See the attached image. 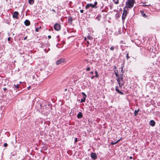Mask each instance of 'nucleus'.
Here are the masks:
<instances>
[{
	"label": "nucleus",
	"mask_w": 160,
	"mask_h": 160,
	"mask_svg": "<svg viewBox=\"0 0 160 160\" xmlns=\"http://www.w3.org/2000/svg\"><path fill=\"white\" fill-rule=\"evenodd\" d=\"M114 47L113 46H112L110 48V50L112 51H113L114 50Z\"/></svg>",
	"instance_id": "393cba45"
},
{
	"label": "nucleus",
	"mask_w": 160,
	"mask_h": 160,
	"mask_svg": "<svg viewBox=\"0 0 160 160\" xmlns=\"http://www.w3.org/2000/svg\"><path fill=\"white\" fill-rule=\"evenodd\" d=\"M150 4L149 5H145V4H143V6H150Z\"/></svg>",
	"instance_id": "c85d7f7f"
},
{
	"label": "nucleus",
	"mask_w": 160,
	"mask_h": 160,
	"mask_svg": "<svg viewBox=\"0 0 160 160\" xmlns=\"http://www.w3.org/2000/svg\"><path fill=\"white\" fill-rule=\"evenodd\" d=\"M14 87L16 88H19L18 85H15L14 84Z\"/></svg>",
	"instance_id": "412c9836"
},
{
	"label": "nucleus",
	"mask_w": 160,
	"mask_h": 160,
	"mask_svg": "<svg viewBox=\"0 0 160 160\" xmlns=\"http://www.w3.org/2000/svg\"><path fill=\"white\" fill-rule=\"evenodd\" d=\"M24 23L26 25L28 26L30 24V22L29 20H26L25 21Z\"/></svg>",
	"instance_id": "9d476101"
},
{
	"label": "nucleus",
	"mask_w": 160,
	"mask_h": 160,
	"mask_svg": "<svg viewBox=\"0 0 160 160\" xmlns=\"http://www.w3.org/2000/svg\"><path fill=\"white\" fill-rule=\"evenodd\" d=\"M93 72L92 71L91 72H90V73H91V74H93Z\"/></svg>",
	"instance_id": "ea45409f"
},
{
	"label": "nucleus",
	"mask_w": 160,
	"mask_h": 160,
	"mask_svg": "<svg viewBox=\"0 0 160 160\" xmlns=\"http://www.w3.org/2000/svg\"><path fill=\"white\" fill-rule=\"evenodd\" d=\"M91 157L92 158L95 159L97 158V155L95 153H92L91 154Z\"/></svg>",
	"instance_id": "6e6552de"
},
{
	"label": "nucleus",
	"mask_w": 160,
	"mask_h": 160,
	"mask_svg": "<svg viewBox=\"0 0 160 160\" xmlns=\"http://www.w3.org/2000/svg\"><path fill=\"white\" fill-rule=\"evenodd\" d=\"M68 21L69 22H72V19L71 18H68Z\"/></svg>",
	"instance_id": "b1692460"
},
{
	"label": "nucleus",
	"mask_w": 160,
	"mask_h": 160,
	"mask_svg": "<svg viewBox=\"0 0 160 160\" xmlns=\"http://www.w3.org/2000/svg\"><path fill=\"white\" fill-rule=\"evenodd\" d=\"M84 39H85V40H86V37Z\"/></svg>",
	"instance_id": "79ce46f5"
},
{
	"label": "nucleus",
	"mask_w": 160,
	"mask_h": 160,
	"mask_svg": "<svg viewBox=\"0 0 160 160\" xmlns=\"http://www.w3.org/2000/svg\"><path fill=\"white\" fill-rule=\"evenodd\" d=\"M77 138H76L75 139V142H77Z\"/></svg>",
	"instance_id": "7c9ffc66"
},
{
	"label": "nucleus",
	"mask_w": 160,
	"mask_h": 160,
	"mask_svg": "<svg viewBox=\"0 0 160 160\" xmlns=\"http://www.w3.org/2000/svg\"><path fill=\"white\" fill-rule=\"evenodd\" d=\"M120 82L121 83H123V77H122V74H121L120 75Z\"/></svg>",
	"instance_id": "ddd939ff"
},
{
	"label": "nucleus",
	"mask_w": 160,
	"mask_h": 160,
	"mask_svg": "<svg viewBox=\"0 0 160 160\" xmlns=\"http://www.w3.org/2000/svg\"><path fill=\"white\" fill-rule=\"evenodd\" d=\"M139 110V109H138V110H135L134 111V115L136 116L137 115L138 113Z\"/></svg>",
	"instance_id": "4468645a"
},
{
	"label": "nucleus",
	"mask_w": 160,
	"mask_h": 160,
	"mask_svg": "<svg viewBox=\"0 0 160 160\" xmlns=\"http://www.w3.org/2000/svg\"><path fill=\"white\" fill-rule=\"evenodd\" d=\"M127 59H128L129 58L128 53H127Z\"/></svg>",
	"instance_id": "cd10ccee"
},
{
	"label": "nucleus",
	"mask_w": 160,
	"mask_h": 160,
	"mask_svg": "<svg viewBox=\"0 0 160 160\" xmlns=\"http://www.w3.org/2000/svg\"><path fill=\"white\" fill-rule=\"evenodd\" d=\"M120 140H121V139H119V140H118L116 142H111V144L112 145H114V144H116V143H118L120 141Z\"/></svg>",
	"instance_id": "2eb2a0df"
},
{
	"label": "nucleus",
	"mask_w": 160,
	"mask_h": 160,
	"mask_svg": "<svg viewBox=\"0 0 160 160\" xmlns=\"http://www.w3.org/2000/svg\"><path fill=\"white\" fill-rule=\"evenodd\" d=\"M85 100H86V98H83L81 99V102H84L85 101Z\"/></svg>",
	"instance_id": "6ab92c4d"
},
{
	"label": "nucleus",
	"mask_w": 160,
	"mask_h": 160,
	"mask_svg": "<svg viewBox=\"0 0 160 160\" xmlns=\"http://www.w3.org/2000/svg\"><path fill=\"white\" fill-rule=\"evenodd\" d=\"M149 124L152 126H154L155 125V122L153 120H151L149 122Z\"/></svg>",
	"instance_id": "1a4fd4ad"
},
{
	"label": "nucleus",
	"mask_w": 160,
	"mask_h": 160,
	"mask_svg": "<svg viewBox=\"0 0 160 160\" xmlns=\"http://www.w3.org/2000/svg\"><path fill=\"white\" fill-rule=\"evenodd\" d=\"M82 94L83 96V98H86L87 96H86V94L84 92H82Z\"/></svg>",
	"instance_id": "a211bd4d"
},
{
	"label": "nucleus",
	"mask_w": 160,
	"mask_h": 160,
	"mask_svg": "<svg viewBox=\"0 0 160 160\" xmlns=\"http://www.w3.org/2000/svg\"><path fill=\"white\" fill-rule=\"evenodd\" d=\"M10 39V37H9L8 39V41H9Z\"/></svg>",
	"instance_id": "c9c22d12"
},
{
	"label": "nucleus",
	"mask_w": 160,
	"mask_h": 160,
	"mask_svg": "<svg viewBox=\"0 0 160 160\" xmlns=\"http://www.w3.org/2000/svg\"><path fill=\"white\" fill-rule=\"evenodd\" d=\"M48 38H49V39H50L51 38V36H50V35H49L48 36Z\"/></svg>",
	"instance_id": "72a5a7b5"
},
{
	"label": "nucleus",
	"mask_w": 160,
	"mask_h": 160,
	"mask_svg": "<svg viewBox=\"0 0 160 160\" xmlns=\"http://www.w3.org/2000/svg\"><path fill=\"white\" fill-rule=\"evenodd\" d=\"M142 14L143 15V16H145V13L142 14Z\"/></svg>",
	"instance_id": "e433bc0d"
},
{
	"label": "nucleus",
	"mask_w": 160,
	"mask_h": 160,
	"mask_svg": "<svg viewBox=\"0 0 160 160\" xmlns=\"http://www.w3.org/2000/svg\"><path fill=\"white\" fill-rule=\"evenodd\" d=\"M3 89L4 91H5L6 90V88H4Z\"/></svg>",
	"instance_id": "a19ab883"
},
{
	"label": "nucleus",
	"mask_w": 160,
	"mask_h": 160,
	"mask_svg": "<svg viewBox=\"0 0 160 160\" xmlns=\"http://www.w3.org/2000/svg\"><path fill=\"white\" fill-rule=\"evenodd\" d=\"M28 2L30 4H32L34 3L33 0H28Z\"/></svg>",
	"instance_id": "dca6fc26"
},
{
	"label": "nucleus",
	"mask_w": 160,
	"mask_h": 160,
	"mask_svg": "<svg viewBox=\"0 0 160 160\" xmlns=\"http://www.w3.org/2000/svg\"><path fill=\"white\" fill-rule=\"evenodd\" d=\"M18 12L15 11L14 12L12 17L14 18H16L18 19Z\"/></svg>",
	"instance_id": "423d86ee"
},
{
	"label": "nucleus",
	"mask_w": 160,
	"mask_h": 160,
	"mask_svg": "<svg viewBox=\"0 0 160 160\" xmlns=\"http://www.w3.org/2000/svg\"><path fill=\"white\" fill-rule=\"evenodd\" d=\"M27 37H25L24 38V40H25L26 39H27Z\"/></svg>",
	"instance_id": "f704fd0d"
},
{
	"label": "nucleus",
	"mask_w": 160,
	"mask_h": 160,
	"mask_svg": "<svg viewBox=\"0 0 160 160\" xmlns=\"http://www.w3.org/2000/svg\"><path fill=\"white\" fill-rule=\"evenodd\" d=\"M87 38L88 39L90 40H91L92 39V37L89 36H88Z\"/></svg>",
	"instance_id": "5701e85b"
},
{
	"label": "nucleus",
	"mask_w": 160,
	"mask_h": 160,
	"mask_svg": "<svg viewBox=\"0 0 160 160\" xmlns=\"http://www.w3.org/2000/svg\"><path fill=\"white\" fill-rule=\"evenodd\" d=\"M39 29L38 28H37L36 29V31L37 32H38V30Z\"/></svg>",
	"instance_id": "2f4dec72"
},
{
	"label": "nucleus",
	"mask_w": 160,
	"mask_h": 160,
	"mask_svg": "<svg viewBox=\"0 0 160 160\" xmlns=\"http://www.w3.org/2000/svg\"><path fill=\"white\" fill-rule=\"evenodd\" d=\"M94 76H92V77H91V79H93L94 78Z\"/></svg>",
	"instance_id": "58836bf2"
},
{
	"label": "nucleus",
	"mask_w": 160,
	"mask_h": 160,
	"mask_svg": "<svg viewBox=\"0 0 160 160\" xmlns=\"http://www.w3.org/2000/svg\"><path fill=\"white\" fill-rule=\"evenodd\" d=\"M90 69L89 67H88L87 68L86 70L87 71H89L90 70Z\"/></svg>",
	"instance_id": "a878e982"
},
{
	"label": "nucleus",
	"mask_w": 160,
	"mask_h": 160,
	"mask_svg": "<svg viewBox=\"0 0 160 160\" xmlns=\"http://www.w3.org/2000/svg\"><path fill=\"white\" fill-rule=\"evenodd\" d=\"M127 9L125 7L124 9L122 15V19H124L125 18L126 16L127 13Z\"/></svg>",
	"instance_id": "7ed1b4c3"
},
{
	"label": "nucleus",
	"mask_w": 160,
	"mask_h": 160,
	"mask_svg": "<svg viewBox=\"0 0 160 160\" xmlns=\"http://www.w3.org/2000/svg\"><path fill=\"white\" fill-rule=\"evenodd\" d=\"M54 28L56 31H59L60 30L61 28L60 25L57 23H56L54 26Z\"/></svg>",
	"instance_id": "20e7f679"
},
{
	"label": "nucleus",
	"mask_w": 160,
	"mask_h": 160,
	"mask_svg": "<svg viewBox=\"0 0 160 160\" xmlns=\"http://www.w3.org/2000/svg\"><path fill=\"white\" fill-rule=\"evenodd\" d=\"M64 62V58H61L59 60L57 61L56 62L57 65L61 64Z\"/></svg>",
	"instance_id": "39448f33"
},
{
	"label": "nucleus",
	"mask_w": 160,
	"mask_h": 160,
	"mask_svg": "<svg viewBox=\"0 0 160 160\" xmlns=\"http://www.w3.org/2000/svg\"><path fill=\"white\" fill-rule=\"evenodd\" d=\"M132 156H131V157H130V159H132Z\"/></svg>",
	"instance_id": "4c0bfd02"
},
{
	"label": "nucleus",
	"mask_w": 160,
	"mask_h": 160,
	"mask_svg": "<svg viewBox=\"0 0 160 160\" xmlns=\"http://www.w3.org/2000/svg\"><path fill=\"white\" fill-rule=\"evenodd\" d=\"M95 73L96 74V75L95 76V77L98 78V72L97 71L95 72Z\"/></svg>",
	"instance_id": "aec40b11"
},
{
	"label": "nucleus",
	"mask_w": 160,
	"mask_h": 160,
	"mask_svg": "<svg viewBox=\"0 0 160 160\" xmlns=\"http://www.w3.org/2000/svg\"><path fill=\"white\" fill-rule=\"evenodd\" d=\"M82 117V115L81 112H79L77 115V117L78 118H81Z\"/></svg>",
	"instance_id": "f8f14e48"
},
{
	"label": "nucleus",
	"mask_w": 160,
	"mask_h": 160,
	"mask_svg": "<svg viewBox=\"0 0 160 160\" xmlns=\"http://www.w3.org/2000/svg\"><path fill=\"white\" fill-rule=\"evenodd\" d=\"M90 7H92V8H93L94 7V6H93V5L92 4L89 3L87 4L85 8L86 9H88Z\"/></svg>",
	"instance_id": "0eeeda50"
},
{
	"label": "nucleus",
	"mask_w": 160,
	"mask_h": 160,
	"mask_svg": "<svg viewBox=\"0 0 160 160\" xmlns=\"http://www.w3.org/2000/svg\"><path fill=\"white\" fill-rule=\"evenodd\" d=\"M29 88H30V87H28V89H29Z\"/></svg>",
	"instance_id": "37998d69"
},
{
	"label": "nucleus",
	"mask_w": 160,
	"mask_h": 160,
	"mask_svg": "<svg viewBox=\"0 0 160 160\" xmlns=\"http://www.w3.org/2000/svg\"><path fill=\"white\" fill-rule=\"evenodd\" d=\"M80 11L81 13H83V11L82 10H81Z\"/></svg>",
	"instance_id": "473e14b6"
},
{
	"label": "nucleus",
	"mask_w": 160,
	"mask_h": 160,
	"mask_svg": "<svg viewBox=\"0 0 160 160\" xmlns=\"http://www.w3.org/2000/svg\"><path fill=\"white\" fill-rule=\"evenodd\" d=\"M113 1L115 4H118V0H113Z\"/></svg>",
	"instance_id": "f3484780"
},
{
	"label": "nucleus",
	"mask_w": 160,
	"mask_h": 160,
	"mask_svg": "<svg viewBox=\"0 0 160 160\" xmlns=\"http://www.w3.org/2000/svg\"><path fill=\"white\" fill-rule=\"evenodd\" d=\"M115 74L117 78V80L118 82V84H119V86L120 87H122V86L123 85L124 83H121L120 82V77L118 75V74L117 72H115Z\"/></svg>",
	"instance_id": "f03ea898"
},
{
	"label": "nucleus",
	"mask_w": 160,
	"mask_h": 160,
	"mask_svg": "<svg viewBox=\"0 0 160 160\" xmlns=\"http://www.w3.org/2000/svg\"><path fill=\"white\" fill-rule=\"evenodd\" d=\"M134 3V0H128L126 2V8H130L132 7Z\"/></svg>",
	"instance_id": "f257e3e1"
},
{
	"label": "nucleus",
	"mask_w": 160,
	"mask_h": 160,
	"mask_svg": "<svg viewBox=\"0 0 160 160\" xmlns=\"http://www.w3.org/2000/svg\"><path fill=\"white\" fill-rule=\"evenodd\" d=\"M141 12L142 13V12H143L142 11H141Z\"/></svg>",
	"instance_id": "c03bdc74"
},
{
	"label": "nucleus",
	"mask_w": 160,
	"mask_h": 160,
	"mask_svg": "<svg viewBox=\"0 0 160 160\" xmlns=\"http://www.w3.org/2000/svg\"><path fill=\"white\" fill-rule=\"evenodd\" d=\"M115 90L119 93H120V94H123V93L122 92H121V91H120L119 90V89L118 88V87L117 86L116 87V88H115Z\"/></svg>",
	"instance_id": "9b49d317"
},
{
	"label": "nucleus",
	"mask_w": 160,
	"mask_h": 160,
	"mask_svg": "<svg viewBox=\"0 0 160 160\" xmlns=\"http://www.w3.org/2000/svg\"><path fill=\"white\" fill-rule=\"evenodd\" d=\"M97 2H94V5H93V6H94V8H97L96 6L97 5Z\"/></svg>",
	"instance_id": "4be33fe9"
},
{
	"label": "nucleus",
	"mask_w": 160,
	"mask_h": 160,
	"mask_svg": "<svg viewBox=\"0 0 160 160\" xmlns=\"http://www.w3.org/2000/svg\"><path fill=\"white\" fill-rule=\"evenodd\" d=\"M121 72L122 73H123L124 72V71L123 70V68H122Z\"/></svg>",
	"instance_id": "c756f323"
},
{
	"label": "nucleus",
	"mask_w": 160,
	"mask_h": 160,
	"mask_svg": "<svg viewBox=\"0 0 160 160\" xmlns=\"http://www.w3.org/2000/svg\"><path fill=\"white\" fill-rule=\"evenodd\" d=\"M8 146V144L7 143H5L4 144V146L5 147H7Z\"/></svg>",
	"instance_id": "bb28decb"
}]
</instances>
